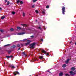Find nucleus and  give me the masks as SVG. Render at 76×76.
Wrapping results in <instances>:
<instances>
[{
  "mask_svg": "<svg viewBox=\"0 0 76 76\" xmlns=\"http://www.w3.org/2000/svg\"><path fill=\"white\" fill-rule=\"evenodd\" d=\"M71 76H74L75 74L76 75V71H74V73L72 71H71L69 72Z\"/></svg>",
  "mask_w": 76,
  "mask_h": 76,
  "instance_id": "obj_1",
  "label": "nucleus"
},
{
  "mask_svg": "<svg viewBox=\"0 0 76 76\" xmlns=\"http://www.w3.org/2000/svg\"><path fill=\"white\" fill-rule=\"evenodd\" d=\"M35 43H33L32 44L29 45L30 46H31V47H30V48H35L34 46H35Z\"/></svg>",
  "mask_w": 76,
  "mask_h": 76,
  "instance_id": "obj_2",
  "label": "nucleus"
},
{
  "mask_svg": "<svg viewBox=\"0 0 76 76\" xmlns=\"http://www.w3.org/2000/svg\"><path fill=\"white\" fill-rule=\"evenodd\" d=\"M62 13L63 15H64V12H65V7H62Z\"/></svg>",
  "mask_w": 76,
  "mask_h": 76,
  "instance_id": "obj_3",
  "label": "nucleus"
},
{
  "mask_svg": "<svg viewBox=\"0 0 76 76\" xmlns=\"http://www.w3.org/2000/svg\"><path fill=\"white\" fill-rule=\"evenodd\" d=\"M25 34V32H22L21 33H18L17 34V35H23Z\"/></svg>",
  "mask_w": 76,
  "mask_h": 76,
  "instance_id": "obj_4",
  "label": "nucleus"
},
{
  "mask_svg": "<svg viewBox=\"0 0 76 76\" xmlns=\"http://www.w3.org/2000/svg\"><path fill=\"white\" fill-rule=\"evenodd\" d=\"M18 74V75H19V73L17 72V71H15L13 72V74L15 76H16L17 74Z\"/></svg>",
  "mask_w": 76,
  "mask_h": 76,
  "instance_id": "obj_5",
  "label": "nucleus"
},
{
  "mask_svg": "<svg viewBox=\"0 0 76 76\" xmlns=\"http://www.w3.org/2000/svg\"><path fill=\"white\" fill-rule=\"evenodd\" d=\"M71 71H75L76 70V68L75 67H72L71 69Z\"/></svg>",
  "mask_w": 76,
  "mask_h": 76,
  "instance_id": "obj_6",
  "label": "nucleus"
},
{
  "mask_svg": "<svg viewBox=\"0 0 76 76\" xmlns=\"http://www.w3.org/2000/svg\"><path fill=\"white\" fill-rule=\"evenodd\" d=\"M31 42L30 41V40H28L27 42V43H26V45H28V44H29L30 43V42Z\"/></svg>",
  "mask_w": 76,
  "mask_h": 76,
  "instance_id": "obj_7",
  "label": "nucleus"
},
{
  "mask_svg": "<svg viewBox=\"0 0 76 76\" xmlns=\"http://www.w3.org/2000/svg\"><path fill=\"white\" fill-rule=\"evenodd\" d=\"M41 51L42 52V53H44V54L47 53V52H46V51H45L43 49Z\"/></svg>",
  "mask_w": 76,
  "mask_h": 76,
  "instance_id": "obj_8",
  "label": "nucleus"
},
{
  "mask_svg": "<svg viewBox=\"0 0 76 76\" xmlns=\"http://www.w3.org/2000/svg\"><path fill=\"white\" fill-rule=\"evenodd\" d=\"M70 61V59H68L66 60V61H65L66 64H68L69 63V61Z\"/></svg>",
  "mask_w": 76,
  "mask_h": 76,
  "instance_id": "obj_9",
  "label": "nucleus"
},
{
  "mask_svg": "<svg viewBox=\"0 0 76 76\" xmlns=\"http://www.w3.org/2000/svg\"><path fill=\"white\" fill-rule=\"evenodd\" d=\"M10 67H12V69H15V66H13V65H11L10 66Z\"/></svg>",
  "mask_w": 76,
  "mask_h": 76,
  "instance_id": "obj_10",
  "label": "nucleus"
},
{
  "mask_svg": "<svg viewBox=\"0 0 76 76\" xmlns=\"http://www.w3.org/2000/svg\"><path fill=\"white\" fill-rule=\"evenodd\" d=\"M12 50H7V52H8V54H10L11 53H12Z\"/></svg>",
  "mask_w": 76,
  "mask_h": 76,
  "instance_id": "obj_11",
  "label": "nucleus"
},
{
  "mask_svg": "<svg viewBox=\"0 0 76 76\" xmlns=\"http://www.w3.org/2000/svg\"><path fill=\"white\" fill-rule=\"evenodd\" d=\"M63 73L60 72L59 73V76H63Z\"/></svg>",
  "mask_w": 76,
  "mask_h": 76,
  "instance_id": "obj_12",
  "label": "nucleus"
},
{
  "mask_svg": "<svg viewBox=\"0 0 76 76\" xmlns=\"http://www.w3.org/2000/svg\"><path fill=\"white\" fill-rule=\"evenodd\" d=\"M12 48H16V46L15 45H13L12 46Z\"/></svg>",
  "mask_w": 76,
  "mask_h": 76,
  "instance_id": "obj_13",
  "label": "nucleus"
},
{
  "mask_svg": "<svg viewBox=\"0 0 76 76\" xmlns=\"http://www.w3.org/2000/svg\"><path fill=\"white\" fill-rule=\"evenodd\" d=\"M66 64H64L63 65L62 67H66Z\"/></svg>",
  "mask_w": 76,
  "mask_h": 76,
  "instance_id": "obj_14",
  "label": "nucleus"
},
{
  "mask_svg": "<svg viewBox=\"0 0 76 76\" xmlns=\"http://www.w3.org/2000/svg\"><path fill=\"white\" fill-rule=\"evenodd\" d=\"M23 17H25V13H24V12H23Z\"/></svg>",
  "mask_w": 76,
  "mask_h": 76,
  "instance_id": "obj_15",
  "label": "nucleus"
},
{
  "mask_svg": "<svg viewBox=\"0 0 76 76\" xmlns=\"http://www.w3.org/2000/svg\"><path fill=\"white\" fill-rule=\"evenodd\" d=\"M42 13L43 14V15H45V11H42Z\"/></svg>",
  "mask_w": 76,
  "mask_h": 76,
  "instance_id": "obj_16",
  "label": "nucleus"
},
{
  "mask_svg": "<svg viewBox=\"0 0 76 76\" xmlns=\"http://www.w3.org/2000/svg\"><path fill=\"white\" fill-rule=\"evenodd\" d=\"M14 31V29H13V28H11V29H10V31Z\"/></svg>",
  "mask_w": 76,
  "mask_h": 76,
  "instance_id": "obj_17",
  "label": "nucleus"
},
{
  "mask_svg": "<svg viewBox=\"0 0 76 76\" xmlns=\"http://www.w3.org/2000/svg\"><path fill=\"white\" fill-rule=\"evenodd\" d=\"M6 57L7 58H10V56H6Z\"/></svg>",
  "mask_w": 76,
  "mask_h": 76,
  "instance_id": "obj_18",
  "label": "nucleus"
},
{
  "mask_svg": "<svg viewBox=\"0 0 76 76\" xmlns=\"http://www.w3.org/2000/svg\"><path fill=\"white\" fill-rule=\"evenodd\" d=\"M5 18V16H2L1 18V19H3Z\"/></svg>",
  "mask_w": 76,
  "mask_h": 76,
  "instance_id": "obj_19",
  "label": "nucleus"
},
{
  "mask_svg": "<svg viewBox=\"0 0 76 76\" xmlns=\"http://www.w3.org/2000/svg\"><path fill=\"white\" fill-rule=\"evenodd\" d=\"M39 58H41V59H42L43 58V56H40L39 57Z\"/></svg>",
  "mask_w": 76,
  "mask_h": 76,
  "instance_id": "obj_20",
  "label": "nucleus"
},
{
  "mask_svg": "<svg viewBox=\"0 0 76 76\" xmlns=\"http://www.w3.org/2000/svg\"><path fill=\"white\" fill-rule=\"evenodd\" d=\"M9 4H10V2H9V1H8L7 3V6H8Z\"/></svg>",
  "mask_w": 76,
  "mask_h": 76,
  "instance_id": "obj_21",
  "label": "nucleus"
},
{
  "mask_svg": "<svg viewBox=\"0 0 76 76\" xmlns=\"http://www.w3.org/2000/svg\"><path fill=\"white\" fill-rule=\"evenodd\" d=\"M35 12H36L37 13H39V12H38V10H36L35 11Z\"/></svg>",
  "mask_w": 76,
  "mask_h": 76,
  "instance_id": "obj_22",
  "label": "nucleus"
},
{
  "mask_svg": "<svg viewBox=\"0 0 76 76\" xmlns=\"http://www.w3.org/2000/svg\"><path fill=\"white\" fill-rule=\"evenodd\" d=\"M17 29H18L20 30V29H21V28L20 27H18Z\"/></svg>",
  "mask_w": 76,
  "mask_h": 76,
  "instance_id": "obj_23",
  "label": "nucleus"
},
{
  "mask_svg": "<svg viewBox=\"0 0 76 76\" xmlns=\"http://www.w3.org/2000/svg\"><path fill=\"white\" fill-rule=\"evenodd\" d=\"M65 76H70V75H69V74H65Z\"/></svg>",
  "mask_w": 76,
  "mask_h": 76,
  "instance_id": "obj_24",
  "label": "nucleus"
},
{
  "mask_svg": "<svg viewBox=\"0 0 76 76\" xmlns=\"http://www.w3.org/2000/svg\"><path fill=\"white\" fill-rule=\"evenodd\" d=\"M0 31L1 32H2V33L4 32V31H3V30H0Z\"/></svg>",
  "mask_w": 76,
  "mask_h": 76,
  "instance_id": "obj_25",
  "label": "nucleus"
},
{
  "mask_svg": "<svg viewBox=\"0 0 76 76\" xmlns=\"http://www.w3.org/2000/svg\"><path fill=\"white\" fill-rule=\"evenodd\" d=\"M12 15H15V12H12Z\"/></svg>",
  "mask_w": 76,
  "mask_h": 76,
  "instance_id": "obj_26",
  "label": "nucleus"
},
{
  "mask_svg": "<svg viewBox=\"0 0 76 76\" xmlns=\"http://www.w3.org/2000/svg\"><path fill=\"white\" fill-rule=\"evenodd\" d=\"M27 40V39H23V41H25Z\"/></svg>",
  "mask_w": 76,
  "mask_h": 76,
  "instance_id": "obj_27",
  "label": "nucleus"
},
{
  "mask_svg": "<svg viewBox=\"0 0 76 76\" xmlns=\"http://www.w3.org/2000/svg\"><path fill=\"white\" fill-rule=\"evenodd\" d=\"M37 1V0H33V3H35V1Z\"/></svg>",
  "mask_w": 76,
  "mask_h": 76,
  "instance_id": "obj_28",
  "label": "nucleus"
},
{
  "mask_svg": "<svg viewBox=\"0 0 76 76\" xmlns=\"http://www.w3.org/2000/svg\"><path fill=\"white\" fill-rule=\"evenodd\" d=\"M22 54H23V55H25V56H26V54L25 53V52H23L22 53Z\"/></svg>",
  "mask_w": 76,
  "mask_h": 76,
  "instance_id": "obj_29",
  "label": "nucleus"
},
{
  "mask_svg": "<svg viewBox=\"0 0 76 76\" xmlns=\"http://www.w3.org/2000/svg\"><path fill=\"white\" fill-rule=\"evenodd\" d=\"M32 8H34V7H35V5H32Z\"/></svg>",
  "mask_w": 76,
  "mask_h": 76,
  "instance_id": "obj_30",
  "label": "nucleus"
},
{
  "mask_svg": "<svg viewBox=\"0 0 76 76\" xmlns=\"http://www.w3.org/2000/svg\"><path fill=\"white\" fill-rule=\"evenodd\" d=\"M46 7L47 9H48L49 8V6L48 5V6H46Z\"/></svg>",
  "mask_w": 76,
  "mask_h": 76,
  "instance_id": "obj_31",
  "label": "nucleus"
},
{
  "mask_svg": "<svg viewBox=\"0 0 76 76\" xmlns=\"http://www.w3.org/2000/svg\"><path fill=\"white\" fill-rule=\"evenodd\" d=\"M20 3L21 4H23V1H20Z\"/></svg>",
  "mask_w": 76,
  "mask_h": 76,
  "instance_id": "obj_32",
  "label": "nucleus"
},
{
  "mask_svg": "<svg viewBox=\"0 0 76 76\" xmlns=\"http://www.w3.org/2000/svg\"><path fill=\"white\" fill-rule=\"evenodd\" d=\"M8 45H10V44L6 45L4 46V47H6V46H8Z\"/></svg>",
  "mask_w": 76,
  "mask_h": 76,
  "instance_id": "obj_33",
  "label": "nucleus"
},
{
  "mask_svg": "<svg viewBox=\"0 0 76 76\" xmlns=\"http://www.w3.org/2000/svg\"><path fill=\"white\" fill-rule=\"evenodd\" d=\"M31 38H34V36H31Z\"/></svg>",
  "mask_w": 76,
  "mask_h": 76,
  "instance_id": "obj_34",
  "label": "nucleus"
},
{
  "mask_svg": "<svg viewBox=\"0 0 76 76\" xmlns=\"http://www.w3.org/2000/svg\"><path fill=\"white\" fill-rule=\"evenodd\" d=\"M17 46L18 47H19L20 46V45H18Z\"/></svg>",
  "mask_w": 76,
  "mask_h": 76,
  "instance_id": "obj_35",
  "label": "nucleus"
},
{
  "mask_svg": "<svg viewBox=\"0 0 76 76\" xmlns=\"http://www.w3.org/2000/svg\"><path fill=\"white\" fill-rule=\"evenodd\" d=\"M24 26H26V24H23V27Z\"/></svg>",
  "mask_w": 76,
  "mask_h": 76,
  "instance_id": "obj_36",
  "label": "nucleus"
},
{
  "mask_svg": "<svg viewBox=\"0 0 76 76\" xmlns=\"http://www.w3.org/2000/svg\"><path fill=\"white\" fill-rule=\"evenodd\" d=\"M38 29H39L41 30V27H38Z\"/></svg>",
  "mask_w": 76,
  "mask_h": 76,
  "instance_id": "obj_37",
  "label": "nucleus"
},
{
  "mask_svg": "<svg viewBox=\"0 0 76 76\" xmlns=\"http://www.w3.org/2000/svg\"><path fill=\"white\" fill-rule=\"evenodd\" d=\"M10 35H8L7 36V37H10Z\"/></svg>",
  "mask_w": 76,
  "mask_h": 76,
  "instance_id": "obj_38",
  "label": "nucleus"
},
{
  "mask_svg": "<svg viewBox=\"0 0 76 76\" xmlns=\"http://www.w3.org/2000/svg\"><path fill=\"white\" fill-rule=\"evenodd\" d=\"M34 61H36L37 59L35 58H34Z\"/></svg>",
  "mask_w": 76,
  "mask_h": 76,
  "instance_id": "obj_39",
  "label": "nucleus"
},
{
  "mask_svg": "<svg viewBox=\"0 0 76 76\" xmlns=\"http://www.w3.org/2000/svg\"><path fill=\"white\" fill-rule=\"evenodd\" d=\"M2 10V8L0 7V10Z\"/></svg>",
  "mask_w": 76,
  "mask_h": 76,
  "instance_id": "obj_40",
  "label": "nucleus"
},
{
  "mask_svg": "<svg viewBox=\"0 0 76 76\" xmlns=\"http://www.w3.org/2000/svg\"><path fill=\"white\" fill-rule=\"evenodd\" d=\"M11 58H13V56H10Z\"/></svg>",
  "mask_w": 76,
  "mask_h": 76,
  "instance_id": "obj_41",
  "label": "nucleus"
},
{
  "mask_svg": "<svg viewBox=\"0 0 76 76\" xmlns=\"http://www.w3.org/2000/svg\"><path fill=\"white\" fill-rule=\"evenodd\" d=\"M5 2H7V0H5Z\"/></svg>",
  "mask_w": 76,
  "mask_h": 76,
  "instance_id": "obj_42",
  "label": "nucleus"
},
{
  "mask_svg": "<svg viewBox=\"0 0 76 76\" xmlns=\"http://www.w3.org/2000/svg\"><path fill=\"white\" fill-rule=\"evenodd\" d=\"M20 48H18V50H20Z\"/></svg>",
  "mask_w": 76,
  "mask_h": 76,
  "instance_id": "obj_43",
  "label": "nucleus"
},
{
  "mask_svg": "<svg viewBox=\"0 0 76 76\" xmlns=\"http://www.w3.org/2000/svg\"><path fill=\"white\" fill-rule=\"evenodd\" d=\"M41 41H43V39H41Z\"/></svg>",
  "mask_w": 76,
  "mask_h": 76,
  "instance_id": "obj_44",
  "label": "nucleus"
},
{
  "mask_svg": "<svg viewBox=\"0 0 76 76\" xmlns=\"http://www.w3.org/2000/svg\"><path fill=\"white\" fill-rule=\"evenodd\" d=\"M21 46H23V44H21Z\"/></svg>",
  "mask_w": 76,
  "mask_h": 76,
  "instance_id": "obj_45",
  "label": "nucleus"
},
{
  "mask_svg": "<svg viewBox=\"0 0 76 76\" xmlns=\"http://www.w3.org/2000/svg\"><path fill=\"white\" fill-rule=\"evenodd\" d=\"M21 25H22V26H23V24H21Z\"/></svg>",
  "mask_w": 76,
  "mask_h": 76,
  "instance_id": "obj_46",
  "label": "nucleus"
},
{
  "mask_svg": "<svg viewBox=\"0 0 76 76\" xmlns=\"http://www.w3.org/2000/svg\"><path fill=\"white\" fill-rule=\"evenodd\" d=\"M46 55H47V56H48V55H49L47 53V54H46Z\"/></svg>",
  "mask_w": 76,
  "mask_h": 76,
  "instance_id": "obj_47",
  "label": "nucleus"
},
{
  "mask_svg": "<svg viewBox=\"0 0 76 76\" xmlns=\"http://www.w3.org/2000/svg\"><path fill=\"white\" fill-rule=\"evenodd\" d=\"M72 42V41L70 42V44H71Z\"/></svg>",
  "mask_w": 76,
  "mask_h": 76,
  "instance_id": "obj_48",
  "label": "nucleus"
},
{
  "mask_svg": "<svg viewBox=\"0 0 76 76\" xmlns=\"http://www.w3.org/2000/svg\"><path fill=\"white\" fill-rule=\"evenodd\" d=\"M46 72H49V71H47Z\"/></svg>",
  "mask_w": 76,
  "mask_h": 76,
  "instance_id": "obj_49",
  "label": "nucleus"
},
{
  "mask_svg": "<svg viewBox=\"0 0 76 76\" xmlns=\"http://www.w3.org/2000/svg\"><path fill=\"white\" fill-rule=\"evenodd\" d=\"M14 35H16V34H14Z\"/></svg>",
  "mask_w": 76,
  "mask_h": 76,
  "instance_id": "obj_50",
  "label": "nucleus"
},
{
  "mask_svg": "<svg viewBox=\"0 0 76 76\" xmlns=\"http://www.w3.org/2000/svg\"><path fill=\"white\" fill-rule=\"evenodd\" d=\"M75 45H76V42H75Z\"/></svg>",
  "mask_w": 76,
  "mask_h": 76,
  "instance_id": "obj_51",
  "label": "nucleus"
},
{
  "mask_svg": "<svg viewBox=\"0 0 76 76\" xmlns=\"http://www.w3.org/2000/svg\"><path fill=\"white\" fill-rule=\"evenodd\" d=\"M36 22H37V20H36Z\"/></svg>",
  "mask_w": 76,
  "mask_h": 76,
  "instance_id": "obj_52",
  "label": "nucleus"
},
{
  "mask_svg": "<svg viewBox=\"0 0 76 76\" xmlns=\"http://www.w3.org/2000/svg\"><path fill=\"white\" fill-rule=\"evenodd\" d=\"M40 50H42V49H41Z\"/></svg>",
  "mask_w": 76,
  "mask_h": 76,
  "instance_id": "obj_53",
  "label": "nucleus"
},
{
  "mask_svg": "<svg viewBox=\"0 0 76 76\" xmlns=\"http://www.w3.org/2000/svg\"><path fill=\"white\" fill-rule=\"evenodd\" d=\"M44 29L45 30V28H44Z\"/></svg>",
  "mask_w": 76,
  "mask_h": 76,
  "instance_id": "obj_54",
  "label": "nucleus"
},
{
  "mask_svg": "<svg viewBox=\"0 0 76 76\" xmlns=\"http://www.w3.org/2000/svg\"><path fill=\"white\" fill-rule=\"evenodd\" d=\"M4 64H5V62H4Z\"/></svg>",
  "mask_w": 76,
  "mask_h": 76,
  "instance_id": "obj_55",
  "label": "nucleus"
},
{
  "mask_svg": "<svg viewBox=\"0 0 76 76\" xmlns=\"http://www.w3.org/2000/svg\"><path fill=\"white\" fill-rule=\"evenodd\" d=\"M1 48L0 47V49Z\"/></svg>",
  "mask_w": 76,
  "mask_h": 76,
  "instance_id": "obj_56",
  "label": "nucleus"
},
{
  "mask_svg": "<svg viewBox=\"0 0 76 76\" xmlns=\"http://www.w3.org/2000/svg\"><path fill=\"white\" fill-rule=\"evenodd\" d=\"M30 15H31V14H29Z\"/></svg>",
  "mask_w": 76,
  "mask_h": 76,
  "instance_id": "obj_57",
  "label": "nucleus"
}]
</instances>
